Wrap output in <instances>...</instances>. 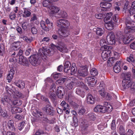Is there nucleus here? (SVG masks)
Here are the masks:
<instances>
[{"label":"nucleus","instance_id":"obj_54","mask_svg":"<svg viewBox=\"0 0 135 135\" xmlns=\"http://www.w3.org/2000/svg\"><path fill=\"white\" fill-rule=\"evenodd\" d=\"M52 75L54 79H56L58 78L61 76V74L60 73H54Z\"/></svg>","mask_w":135,"mask_h":135},{"label":"nucleus","instance_id":"obj_44","mask_svg":"<svg viewBox=\"0 0 135 135\" xmlns=\"http://www.w3.org/2000/svg\"><path fill=\"white\" fill-rule=\"evenodd\" d=\"M78 85L81 87L83 88L86 90H88V88L82 82H78Z\"/></svg>","mask_w":135,"mask_h":135},{"label":"nucleus","instance_id":"obj_30","mask_svg":"<svg viewBox=\"0 0 135 135\" xmlns=\"http://www.w3.org/2000/svg\"><path fill=\"white\" fill-rule=\"evenodd\" d=\"M22 103V101L19 100H14L12 101L11 100V104L12 106L17 105L20 106L21 105Z\"/></svg>","mask_w":135,"mask_h":135},{"label":"nucleus","instance_id":"obj_25","mask_svg":"<svg viewBox=\"0 0 135 135\" xmlns=\"http://www.w3.org/2000/svg\"><path fill=\"white\" fill-rule=\"evenodd\" d=\"M126 2L124 5L123 9V12L124 13L128 12L129 9H128L129 6V2L128 0H125Z\"/></svg>","mask_w":135,"mask_h":135},{"label":"nucleus","instance_id":"obj_53","mask_svg":"<svg viewBox=\"0 0 135 135\" xmlns=\"http://www.w3.org/2000/svg\"><path fill=\"white\" fill-rule=\"evenodd\" d=\"M22 38L24 40L28 43L31 42L32 41V39L25 36H23L22 37Z\"/></svg>","mask_w":135,"mask_h":135},{"label":"nucleus","instance_id":"obj_52","mask_svg":"<svg viewBox=\"0 0 135 135\" xmlns=\"http://www.w3.org/2000/svg\"><path fill=\"white\" fill-rule=\"evenodd\" d=\"M113 20L114 21V22L117 24L118 21L119 20L118 16V15L115 14L114 15L113 18Z\"/></svg>","mask_w":135,"mask_h":135},{"label":"nucleus","instance_id":"obj_8","mask_svg":"<svg viewBox=\"0 0 135 135\" xmlns=\"http://www.w3.org/2000/svg\"><path fill=\"white\" fill-rule=\"evenodd\" d=\"M85 81L88 85L90 86H93L96 83L94 78L91 77H86Z\"/></svg>","mask_w":135,"mask_h":135},{"label":"nucleus","instance_id":"obj_47","mask_svg":"<svg viewBox=\"0 0 135 135\" xmlns=\"http://www.w3.org/2000/svg\"><path fill=\"white\" fill-rule=\"evenodd\" d=\"M46 22L47 25L50 28H52L53 26L52 23L51 22L48 18L46 20Z\"/></svg>","mask_w":135,"mask_h":135},{"label":"nucleus","instance_id":"obj_24","mask_svg":"<svg viewBox=\"0 0 135 135\" xmlns=\"http://www.w3.org/2000/svg\"><path fill=\"white\" fill-rule=\"evenodd\" d=\"M110 52L107 51H103L102 54V57L104 61L106 60L109 57Z\"/></svg>","mask_w":135,"mask_h":135},{"label":"nucleus","instance_id":"obj_22","mask_svg":"<svg viewBox=\"0 0 135 135\" xmlns=\"http://www.w3.org/2000/svg\"><path fill=\"white\" fill-rule=\"evenodd\" d=\"M15 71L13 69H12L9 71L7 77V79L8 82H10L12 79L13 75L15 74Z\"/></svg>","mask_w":135,"mask_h":135},{"label":"nucleus","instance_id":"obj_12","mask_svg":"<svg viewBox=\"0 0 135 135\" xmlns=\"http://www.w3.org/2000/svg\"><path fill=\"white\" fill-rule=\"evenodd\" d=\"M131 81L129 80L124 79L122 81V86L123 88L126 89L128 88L131 86L132 84Z\"/></svg>","mask_w":135,"mask_h":135},{"label":"nucleus","instance_id":"obj_45","mask_svg":"<svg viewBox=\"0 0 135 135\" xmlns=\"http://www.w3.org/2000/svg\"><path fill=\"white\" fill-rule=\"evenodd\" d=\"M61 105L64 108L63 109V110H65L66 109L68 108L69 105L66 103L65 101H62L61 104Z\"/></svg>","mask_w":135,"mask_h":135},{"label":"nucleus","instance_id":"obj_11","mask_svg":"<svg viewBox=\"0 0 135 135\" xmlns=\"http://www.w3.org/2000/svg\"><path fill=\"white\" fill-rule=\"evenodd\" d=\"M100 7L103 8V9H101L102 10L106 11L108 10L111 7L112 5L109 3L103 2H101L100 4Z\"/></svg>","mask_w":135,"mask_h":135},{"label":"nucleus","instance_id":"obj_51","mask_svg":"<svg viewBox=\"0 0 135 135\" xmlns=\"http://www.w3.org/2000/svg\"><path fill=\"white\" fill-rule=\"evenodd\" d=\"M105 89L104 88L101 89V90H99V92L100 94L102 97H104L105 95Z\"/></svg>","mask_w":135,"mask_h":135},{"label":"nucleus","instance_id":"obj_63","mask_svg":"<svg viewBox=\"0 0 135 135\" xmlns=\"http://www.w3.org/2000/svg\"><path fill=\"white\" fill-rule=\"evenodd\" d=\"M15 118L18 120H21L23 119V115H22L16 114L15 115Z\"/></svg>","mask_w":135,"mask_h":135},{"label":"nucleus","instance_id":"obj_39","mask_svg":"<svg viewBox=\"0 0 135 135\" xmlns=\"http://www.w3.org/2000/svg\"><path fill=\"white\" fill-rule=\"evenodd\" d=\"M114 58L113 57L109 58V59L108 60L107 62L108 65L110 66H112L114 62Z\"/></svg>","mask_w":135,"mask_h":135},{"label":"nucleus","instance_id":"obj_16","mask_svg":"<svg viewBox=\"0 0 135 135\" xmlns=\"http://www.w3.org/2000/svg\"><path fill=\"white\" fill-rule=\"evenodd\" d=\"M50 11L49 12V13L50 15L51 16L55 13H57L60 10V8H59L53 6H50Z\"/></svg>","mask_w":135,"mask_h":135},{"label":"nucleus","instance_id":"obj_40","mask_svg":"<svg viewBox=\"0 0 135 135\" xmlns=\"http://www.w3.org/2000/svg\"><path fill=\"white\" fill-rule=\"evenodd\" d=\"M127 60L128 62L132 63L134 62L135 59L133 57V55H130L129 57L127 58Z\"/></svg>","mask_w":135,"mask_h":135},{"label":"nucleus","instance_id":"obj_23","mask_svg":"<svg viewBox=\"0 0 135 135\" xmlns=\"http://www.w3.org/2000/svg\"><path fill=\"white\" fill-rule=\"evenodd\" d=\"M38 55H39L42 57V59H46V53L45 49H40L39 50Z\"/></svg>","mask_w":135,"mask_h":135},{"label":"nucleus","instance_id":"obj_10","mask_svg":"<svg viewBox=\"0 0 135 135\" xmlns=\"http://www.w3.org/2000/svg\"><path fill=\"white\" fill-rule=\"evenodd\" d=\"M55 86L54 84L52 83L50 86V89L49 92V96L52 99H55L56 98V95L54 94Z\"/></svg>","mask_w":135,"mask_h":135},{"label":"nucleus","instance_id":"obj_35","mask_svg":"<svg viewBox=\"0 0 135 135\" xmlns=\"http://www.w3.org/2000/svg\"><path fill=\"white\" fill-rule=\"evenodd\" d=\"M67 80L66 78L61 77L59 80L56 81V83L61 85L64 83Z\"/></svg>","mask_w":135,"mask_h":135},{"label":"nucleus","instance_id":"obj_26","mask_svg":"<svg viewBox=\"0 0 135 135\" xmlns=\"http://www.w3.org/2000/svg\"><path fill=\"white\" fill-rule=\"evenodd\" d=\"M76 93L82 98H84L85 95V93L81 89L79 88H77Z\"/></svg>","mask_w":135,"mask_h":135},{"label":"nucleus","instance_id":"obj_38","mask_svg":"<svg viewBox=\"0 0 135 135\" xmlns=\"http://www.w3.org/2000/svg\"><path fill=\"white\" fill-rule=\"evenodd\" d=\"M90 73L93 76H97L98 74V71L95 68L92 69L90 71Z\"/></svg>","mask_w":135,"mask_h":135},{"label":"nucleus","instance_id":"obj_37","mask_svg":"<svg viewBox=\"0 0 135 135\" xmlns=\"http://www.w3.org/2000/svg\"><path fill=\"white\" fill-rule=\"evenodd\" d=\"M86 111V109L84 107H80L78 110V113L80 115H83L85 114Z\"/></svg>","mask_w":135,"mask_h":135},{"label":"nucleus","instance_id":"obj_1","mask_svg":"<svg viewBox=\"0 0 135 135\" xmlns=\"http://www.w3.org/2000/svg\"><path fill=\"white\" fill-rule=\"evenodd\" d=\"M118 38L119 41L123 40V42L126 44H128L129 42L134 39V37L132 35H124L120 32L117 33Z\"/></svg>","mask_w":135,"mask_h":135},{"label":"nucleus","instance_id":"obj_55","mask_svg":"<svg viewBox=\"0 0 135 135\" xmlns=\"http://www.w3.org/2000/svg\"><path fill=\"white\" fill-rule=\"evenodd\" d=\"M113 15V14L111 12L108 13L107 14L106 16L105 17L104 19L106 20H109L111 18V17Z\"/></svg>","mask_w":135,"mask_h":135},{"label":"nucleus","instance_id":"obj_19","mask_svg":"<svg viewBox=\"0 0 135 135\" xmlns=\"http://www.w3.org/2000/svg\"><path fill=\"white\" fill-rule=\"evenodd\" d=\"M12 86L9 84H7L5 86V89L7 93L9 94H12L14 92V91H15V89L12 88H11Z\"/></svg>","mask_w":135,"mask_h":135},{"label":"nucleus","instance_id":"obj_43","mask_svg":"<svg viewBox=\"0 0 135 135\" xmlns=\"http://www.w3.org/2000/svg\"><path fill=\"white\" fill-rule=\"evenodd\" d=\"M88 118L90 120L94 121L95 119V117L94 114L91 113H89L88 115Z\"/></svg>","mask_w":135,"mask_h":135},{"label":"nucleus","instance_id":"obj_18","mask_svg":"<svg viewBox=\"0 0 135 135\" xmlns=\"http://www.w3.org/2000/svg\"><path fill=\"white\" fill-rule=\"evenodd\" d=\"M64 89L62 86H59L58 87L57 90L56 91L57 95L59 98H61L63 95Z\"/></svg>","mask_w":135,"mask_h":135},{"label":"nucleus","instance_id":"obj_14","mask_svg":"<svg viewBox=\"0 0 135 135\" xmlns=\"http://www.w3.org/2000/svg\"><path fill=\"white\" fill-rule=\"evenodd\" d=\"M58 33L60 36L64 37H67L69 35V31L66 29H59Z\"/></svg>","mask_w":135,"mask_h":135},{"label":"nucleus","instance_id":"obj_48","mask_svg":"<svg viewBox=\"0 0 135 135\" xmlns=\"http://www.w3.org/2000/svg\"><path fill=\"white\" fill-rule=\"evenodd\" d=\"M41 120L48 123H50V122L47 116L45 115H43V117H40Z\"/></svg>","mask_w":135,"mask_h":135},{"label":"nucleus","instance_id":"obj_41","mask_svg":"<svg viewBox=\"0 0 135 135\" xmlns=\"http://www.w3.org/2000/svg\"><path fill=\"white\" fill-rule=\"evenodd\" d=\"M58 15H59L60 17H65L67 16V14L65 12H64L63 11H59V12L58 13Z\"/></svg>","mask_w":135,"mask_h":135},{"label":"nucleus","instance_id":"obj_42","mask_svg":"<svg viewBox=\"0 0 135 135\" xmlns=\"http://www.w3.org/2000/svg\"><path fill=\"white\" fill-rule=\"evenodd\" d=\"M113 69L115 72L118 73L120 71L121 68L119 66L115 65L113 67Z\"/></svg>","mask_w":135,"mask_h":135},{"label":"nucleus","instance_id":"obj_64","mask_svg":"<svg viewBox=\"0 0 135 135\" xmlns=\"http://www.w3.org/2000/svg\"><path fill=\"white\" fill-rule=\"evenodd\" d=\"M31 31L33 34H36L37 32V30L36 28L35 27H32Z\"/></svg>","mask_w":135,"mask_h":135},{"label":"nucleus","instance_id":"obj_20","mask_svg":"<svg viewBox=\"0 0 135 135\" xmlns=\"http://www.w3.org/2000/svg\"><path fill=\"white\" fill-rule=\"evenodd\" d=\"M126 24L127 27L133 28L135 26V23L132 21L130 18L126 19Z\"/></svg>","mask_w":135,"mask_h":135},{"label":"nucleus","instance_id":"obj_13","mask_svg":"<svg viewBox=\"0 0 135 135\" xmlns=\"http://www.w3.org/2000/svg\"><path fill=\"white\" fill-rule=\"evenodd\" d=\"M55 46L61 52L65 53L68 51L66 45L63 43L61 44L59 46Z\"/></svg>","mask_w":135,"mask_h":135},{"label":"nucleus","instance_id":"obj_6","mask_svg":"<svg viewBox=\"0 0 135 135\" xmlns=\"http://www.w3.org/2000/svg\"><path fill=\"white\" fill-rule=\"evenodd\" d=\"M109 107L108 106H102L99 105L96 106L94 109V110L96 112H100L103 113L107 111V110H109L108 108Z\"/></svg>","mask_w":135,"mask_h":135},{"label":"nucleus","instance_id":"obj_50","mask_svg":"<svg viewBox=\"0 0 135 135\" xmlns=\"http://www.w3.org/2000/svg\"><path fill=\"white\" fill-rule=\"evenodd\" d=\"M77 71V68L76 67L72 66L71 68V75H74L75 74L76 72Z\"/></svg>","mask_w":135,"mask_h":135},{"label":"nucleus","instance_id":"obj_21","mask_svg":"<svg viewBox=\"0 0 135 135\" xmlns=\"http://www.w3.org/2000/svg\"><path fill=\"white\" fill-rule=\"evenodd\" d=\"M12 94L13 95V97L15 98H22L24 97V95L22 94L16 90V89Z\"/></svg>","mask_w":135,"mask_h":135},{"label":"nucleus","instance_id":"obj_3","mask_svg":"<svg viewBox=\"0 0 135 135\" xmlns=\"http://www.w3.org/2000/svg\"><path fill=\"white\" fill-rule=\"evenodd\" d=\"M29 59L31 64L34 66L37 65L41 62V58H40L38 55L31 56Z\"/></svg>","mask_w":135,"mask_h":135},{"label":"nucleus","instance_id":"obj_36","mask_svg":"<svg viewBox=\"0 0 135 135\" xmlns=\"http://www.w3.org/2000/svg\"><path fill=\"white\" fill-rule=\"evenodd\" d=\"M51 2L49 0H45L43 2V6L44 7L50 8L49 6L51 4Z\"/></svg>","mask_w":135,"mask_h":135},{"label":"nucleus","instance_id":"obj_58","mask_svg":"<svg viewBox=\"0 0 135 135\" xmlns=\"http://www.w3.org/2000/svg\"><path fill=\"white\" fill-rule=\"evenodd\" d=\"M105 96L106 99L109 100H110L111 99L112 97V95H110V94L108 93H105Z\"/></svg>","mask_w":135,"mask_h":135},{"label":"nucleus","instance_id":"obj_28","mask_svg":"<svg viewBox=\"0 0 135 135\" xmlns=\"http://www.w3.org/2000/svg\"><path fill=\"white\" fill-rule=\"evenodd\" d=\"M104 26L107 29L111 30L113 28L114 24L112 22H109L108 23H105Z\"/></svg>","mask_w":135,"mask_h":135},{"label":"nucleus","instance_id":"obj_27","mask_svg":"<svg viewBox=\"0 0 135 135\" xmlns=\"http://www.w3.org/2000/svg\"><path fill=\"white\" fill-rule=\"evenodd\" d=\"M135 32V30L133 28L129 27H126L124 30V32L126 33H132Z\"/></svg>","mask_w":135,"mask_h":135},{"label":"nucleus","instance_id":"obj_49","mask_svg":"<svg viewBox=\"0 0 135 135\" xmlns=\"http://www.w3.org/2000/svg\"><path fill=\"white\" fill-rule=\"evenodd\" d=\"M119 132L120 135H125V130L124 127H120Z\"/></svg>","mask_w":135,"mask_h":135},{"label":"nucleus","instance_id":"obj_31","mask_svg":"<svg viewBox=\"0 0 135 135\" xmlns=\"http://www.w3.org/2000/svg\"><path fill=\"white\" fill-rule=\"evenodd\" d=\"M96 33L97 35L99 36H102L104 33V30L100 28H97L96 29Z\"/></svg>","mask_w":135,"mask_h":135},{"label":"nucleus","instance_id":"obj_5","mask_svg":"<svg viewBox=\"0 0 135 135\" xmlns=\"http://www.w3.org/2000/svg\"><path fill=\"white\" fill-rule=\"evenodd\" d=\"M11 100L9 97L5 96L1 98V102L3 105L6 106L8 109H10L12 107V105L11 104Z\"/></svg>","mask_w":135,"mask_h":135},{"label":"nucleus","instance_id":"obj_15","mask_svg":"<svg viewBox=\"0 0 135 135\" xmlns=\"http://www.w3.org/2000/svg\"><path fill=\"white\" fill-rule=\"evenodd\" d=\"M19 63L24 66L28 65V61L27 59L23 56H19Z\"/></svg>","mask_w":135,"mask_h":135},{"label":"nucleus","instance_id":"obj_60","mask_svg":"<svg viewBox=\"0 0 135 135\" xmlns=\"http://www.w3.org/2000/svg\"><path fill=\"white\" fill-rule=\"evenodd\" d=\"M71 66V65L69 61H66L65 62L64 67L70 68V67Z\"/></svg>","mask_w":135,"mask_h":135},{"label":"nucleus","instance_id":"obj_62","mask_svg":"<svg viewBox=\"0 0 135 135\" xmlns=\"http://www.w3.org/2000/svg\"><path fill=\"white\" fill-rule=\"evenodd\" d=\"M11 111L12 113H17V107H13L12 105Z\"/></svg>","mask_w":135,"mask_h":135},{"label":"nucleus","instance_id":"obj_46","mask_svg":"<svg viewBox=\"0 0 135 135\" xmlns=\"http://www.w3.org/2000/svg\"><path fill=\"white\" fill-rule=\"evenodd\" d=\"M74 84V83L71 81L67 85L66 87L69 89H71L73 88Z\"/></svg>","mask_w":135,"mask_h":135},{"label":"nucleus","instance_id":"obj_9","mask_svg":"<svg viewBox=\"0 0 135 135\" xmlns=\"http://www.w3.org/2000/svg\"><path fill=\"white\" fill-rule=\"evenodd\" d=\"M88 75L87 69L86 68H80L78 71V76L84 77Z\"/></svg>","mask_w":135,"mask_h":135},{"label":"nucleus","instance_id":"obj_32","mask_svg":"<svg viewBox=\"0 0 135 135\" xmlns=\"http://www.w3.org/2000/svg\"><path fill=\"white\" fill-rule=\"evenodd\" d=\"M31 13L28 9H25L24 10L22 16L24 17H28L31 16Z\"/></svg>","mask_w":135,"mask_h":135},{"label":"nucleus","instance_id":"obj_33","mask_svg":"<svg viewBox=\"0 0 135 135\" xmlns=\"http://www.w3.org/2000/svg\"><path fill=\"white\" fill-rule=\"evenodd\" d=\"M40 25L41 26L43 30L46 31H49V28L48 27L46 26L45 22L44 21H41V22Z\"/></svg>","mask_w":135,"mask_h":135},{"label":"nucleus","instance_id":"obj_61","mask_svg":"<svg viewBox=\"0 0 135 135\" xmlns=\"http://www.w3.org/2000/svg\"><path fill=\"white\" fill-rule=\"evenodd\" d=\"M28 24V22H23L22 24V26L23 29H26L27 28V26Z\"/></svg>","mask_w":135,"mask_h":135},{"label":"nucleus","instance_id":"obj_56","mask_svg":"<svg viewBox=\"0 0 135 135\" xmlns=\"http://www.w3.org/2000/svg\"><path fill=\"white\" fill-rule=\"evenodd\" d=\"M106 44L105 40L103 39H102L100 40V45L102 47H103L104 46L106 45Z\"/></svg>","mask_w":135,"mask_h":135},{"label":"nucleus","instance_id":"obj_2","mask_svg":"<svg viewBox=\"0 0 135 135\" xmlns=\"http://www.w3.org/2000/svg\"><path fill=\"white\" fill-rule=\"evenodd\" d=\"M117 33L116 36H115L114 33L112 32H109L107 37V42L110 45L114 44L116 41H119L118 38Z\"/></svg>","mask_w":135,"mask_h":135},{"label":"nucleus","instance_id":"obj_7","mask_svg":"<svg viewBox=\"0 0 135 135\" xmlns=\"http://www.w3.org/2000/svg\"><path fill=\"white\" fill-rule=\"evenodd\" d=\"M43 110L47 114L52 115L54 112L53 107L50 105H46L44 108Z\"/></svg>","mask_w":135,"mask_h":135},{"label":"nucleus","instance_id":"obj_34","mask_svg":"<svg viewBox=\"0 0 135 135\" xmlns=\"http://www.w3.org/2000/svg\"><path fill=\"white\" fill-rule=\"evenodd\" d=\"M20 43L19 42H14L12 44V48L15 50H17L20 48Z\"/></svg>","mask_w":135,"mask_h":135},{"label":"nucleus","instance_id":"obj_17","mask_svg":"<svg viewBox=\"0 0 135 135\" xmlns=\"http://www.w3.org/2000/svg\"><path fill=\"white\" fill-rule=\"evenodd\" d=\"M86 99V102L88 104H93L95 103V98L90 93H88L87 95Z\"/></svg>","mask_w":135,"mask_h":135},{"label":"nucleus","instance_id":"obj_29","mask_svg":"<svg viewBox=\"0 0 135 135\" xmlns=\"http://www.w3.org/2000/svg\"><path fill=\"white\" fill-rule=\"evenodd\" d=\"M15 84L17 86L21 89H23L25 87V83L23 81H18L17 82H16Z\"/></svg>","mask_w":135,"mask_h":135},{"label":"nucleus","instance_id":"obj_57","mask_svg":"<svg viewBox=\"0 0 135 135\" xmlns=\"http://www.w3.org/2000/svg\"><path fill=\"white\" fill-rule=\"evenodd\" d=\"M103 14L101 13H97L95 14V17L98 19H101L103 17Z\"/></svg>","mask_w":135,"mask_h":135},{"label":"nucleus","instance_id":"obj_59","mask_svg":"<svg viewBox=\"0 0 135 135\" xmlns=\"http://www.w3.org/2000/svg\"><path fill=\"white\" fill-rule=\"evenodd\" d=\"M128 11V12H129L131 15L135 13V9H134L133 8L131 7V8L129 9Z\"/></svg>","mask_w":135,"mask_h":135},{"label":"nucleus","instance_id":"obj_4","mask_svg":"<svg viewBox=\"0 0 135 135\" xmlns=\"http://www.w3.org/2000/svg\"><path fill=\"white\" fill-rule=\"evenodd\" d=\"M56 25L60 28L67 27L70 25V22L67 20L62 18L57 20Z\"/></svg>","mask_w":135,"mask_h":135}]
</instances>
